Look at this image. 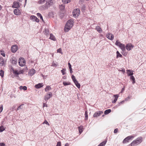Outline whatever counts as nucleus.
Returning a JSON list of instances; mask_svg holds the SVG:
<instances>
[{"label": "nucleus", "mask_w": 146, "mask_h": 146, "mask_svg": "<svg viewBox=\"0 0 146 146\" xmlns=\"http://www.w3.org/2000/svg\"><path fill=\"white\" fill-rule=\"evenodd\" d=\"M142 141V138L141 137H138L135 140H133L129 145L131 146H134L140 144Z\"/></svg>", "instance_id": "f257e3e1"}, {"label": "nucleus", "mask_w": 146, "mask_h": 146, "mask_svg": "<svg viewBox=\"0 0 146 146\" xmlns=\"http://www.w3.org/2000/svg\"><path fill=\"white\" fill-rule=\"evenodd\" d=\"M18 63L20 66H23L25 64L26 61L24 58L21 57L19 59Z\"/></svg>", "instance_id": "f03ea898"}, {"label": "nucleus", "mask_w": 146, "mask_h": 146, "mask_svg": "<svg viewBox=\"0 0 146 146\" xmlns=\"http://www.w3.org/2000/svg\"><path fill=\"white\" fill-rule=\"evenodd\" d=\"M134 137L132 135L129 136L125 138L123 141V143H125L129 142V141L132 139Z\"/></svg>", "instance_id": "7ed1b4c3"}, {"label": "nucleus", "mask_w": 146, "mask_h": 146, "mask_svg": "<svg viewBox=\"0 0 146 146\" xmlns=\"http://www.w3.org/2000/svg\"><path fill=\"white\" fill-rule=\"evenodd\" d=\"M12 71L13 73L14 74V76L17 78L18 79H19L20 77L19 76L18 71L17 70L14 69L13 68H11Z\"/></svg>", "instance_id": "20e7f679"}, {"label": "nucleus", "mask_w": 146, "mask_h": 146, "mask_svg": "<svg viewBox=\"0 0 146 146\" xmlns=\"http://www.w3.org/2000/svg\"><path fill=\"white\" fill-rule=\"evenodd\" d=\"M52 94L51 92H50L49 93L45 95L44 97V100L45 101L47 102L50 98L52 97Z\"/></svg>", "instance_id": "39448f33"}, {"label": "nucleus", "mask_w": 146, "mask_h": 146, "mask_svg": "<svg viewBox=\"0 0 146 146\" xmlns=\"http://www.w3.org/2000/svg\"><path fill=\"white\" fill-rule=\"evenodd\" d=\"M53 0H48L46 1L45 4L47 6L48 8L53 5Z\"/></svg>", "instance_id": "423d86ee"}, {"label": "nucleus", "mask_w": 146, "mask_h": 146, "mask_svg": "<svg viewBox=\"0 0 146 146\" xmlns=\"http://www.w3.org/2000/svg\"><path fill=\"white\" fill-rule=\"evenodd\" d=\"M134 47V46L131 43L127 44L125 46L126 49L128 51L130 50Z\"/></svg>", "instance_id": "0eeeda50"}, {"label": "nucleus", "mask_w": 146, "mask_h": 146, "mask_svg": "<svg viewBox=\"0 0 146 146\" xmlns=\"http://www.w3.org/2000/svg\"><path fill=\"white\" fill-rule=\"evenodd\" d=\"M18 48V47L16 45H13L11 47V50L13 52L15 53L17 50Z\"/></svg>", "instance_id": "6e6552de"}, {"label": "nucleus", "mask_w": 146, "mask_h": 146, "mask_svg": "<svg viewBox=\"0 0 146 146\" xmlns=\"http://www.w3.org/2000/svg\"><path fill=\"white\" fill-rule=\"evenodd\" d=\"M103 113V112L102 111H96L94 114L93 117H97L98 116H99L101 114H102Z\"/></svg>", "instance_id": "1a4fd4ad"}, {"label": "nucleus", "mask_w": 146, "mask_h": 146, "mask_svg": "<svg viewBox=\"0 0 146 146\" xmlns=\"http://www.w3.org/2000/svg\"><path fill=\"white\" fill-rule=\"evenodd\" d=\"M80 10L79 9H74L73 11V15L76 16H78L80 14Z\"/></svg>", "instance_id": "9d476101"}, {"label": "nucleus", "mask_w": 146, "mask_h": 146, "mask_svg": "<svg viewBox=\"0 0 146 146\" xmlns=\"http://www.w3.org/2000/svg\"><path fill=\"white\" fill-rule=\"evenodd\" d=\"M12 6L13 7L18 8L20 7L19 3L17 1H14Z\"/></svg>", "instance_id": "9b49d317"}, {"label": "nucleus", "mask_w": 146, "mask_h": 146, "mask_svg": "<svg viewBox=\"0 0 146 146\" xmlns=\"http://www.w3.org/2000/svg\"><path fill=\"white\" fill-rule=\"evenodd\" d=\"M73 21L72 20L70 19L68 20L66 24V25L69 26V27L72 28L73 25Z\"/></svg>", "instance_id": "f8f14e48"}, {"label": "nucleus", "mask_w": 146, "mask_h": 146, "mask_svg": "<svg viewBox=\"0 0 146 146\" xmlns=\"http://www.w3.org/2000/svg\"><path fill=\"white\" fill-rule=\"evenodd\" d=\"M14 14L17 15H20L21 13V11L20 10L18 9V8H17L14 10Z\"/></svg>", "instance_id": "ddd939ff"}, {"label": "nucleus", "mask_w": 146, "mask_h": 146, "mask_svg": "<svg viewBox=\"0 0 146 146\" xmlns=\"http://www.w3.org/2000/svg\"><path fill=\"white\" fill-rule=\"evenodd\" d=\"M48 8L47 7V6L46 5V4H45L44 5L40 6L39 7V9L41 11H43L44 10H46Z\"/></svg>", "instance_id": "4468645a"}, {"label": "nucleus", "mask_w": 146, "mask_h": 146, "mask_svg": "<svg viewBox=\"0 0 146 146\" xmlns=\"http://www.w3.org/2000/svg\"><path fill=\"white\" fill-rule=\"evenodd\" d=\"M106 37L109 39L112 40H113L114 38V36L113 35L108 33L106 35Z\"/></svg>", "instance_id": "2eb2a0df"}, {"label": "nucleus", "mask_w": 146, "mask_h": 146, "mask_svg": "<svg viewBox=\"0 0 146 146\" xmlns=\"http://www.w3.org/2000/svg\"><path fill=\"white\" fill-rule=\"evenodd\" d=\"M31 19L33 20V21H35L37 23L39 21V19L36 16L32 15L31 16Z\"/></svg>", "instance_id": "dca6fc26"}, {"label": "nucleus", "mask_w": 146, "mask_h": 146, "mask_svg": "<svg viewBox=\"0 0 146 146\" xmlns=\"http://www.w3.org/2000/svg\"><path fill=\"white\" fill-rule=\"evenodd\" d=\"M35 71L33 69H31L29 71V75L30 76H32L35 73Z\"/></svg>", "instance_id": "f3484780"}, {"label": "nucleus", "mask_w": 146, "mask_h": 146, "mask_svg": "<svg viewBox=\"0 0 146 146\" xmlns=\"http://www.w3.org/2000/svg\"><path fill=\"white\" fill-rule=\"evenodd\" d=\"M118 94H115L113 95V97L114 98V100L112 101L113 103H115L117 100L118 98L119 97Z\"/></svg>", "instance_id": "a211bd4d"}, {"label": "nucleus", "mask_w": 146, "mask_h": 146, "mask_svg": "<svg viewBox=\"0 0 146 146\" xmlns=\"http://www.w3.org/2000/svg\"><path fill=\"white\" fill-rule=\"evenodd\" d=\"M43 86V85L42 83H40L36 85L35 87L36 88L38 89L42 87Z\"/></svg>", "instance_id": "6ab92c4d"}, {"label": "nucleus", "mask_w": 146, "mask_h": 146, "mask_svg": "<svg viewBox=\"0 0 146 146\" xmlns=\"http://www.w3.org/2000/svg\"><path fill=\"white\" fill-rule=\"evenodd\" d=\"M127 75L128 76H132L133 74L132 71H131L130 70H127Z\"/></svg>", "instance_id": "aec40b11"}, {"label": "nucleus", "mask_w": 146, "mask_h": 146, "mask_svg": "<svg viewBox=\"0 0 146 146\" xmlns=\"http://www.w3.org/2000/svg\"><path fill=\"white\" fill-rule=\"evenodd\" d=\"M4 64V60L2 57H0V66H3Z\"/></svg>", "instance_id": "412c9836"}, {"label": "nucleus", "mask_w": 146, "mask_h": 146, "mask_svg": "<svg viewBox=\"0 0 146 146\" xmlns=\"http://www.w3.org/2000/svg\"><path fill=\"white\" fill-rule=\"evenodd\" d=\"M71 28L69 27V26L66 25L64 28V31L65 32H68Z\"/></svg>", "instance_id": "4be33fe9"}, {"label": "nucleus", "mask_w": 146, "mask_h": 146, "mask_svg": "<svg viewBox=\"0 0 146 146\" xmlns=\"http://www.w3.org/2000/svg\"><path fill=\"white\" fill-rule=\"evenodd\" d=\"M96 29L100 33H101L102 31L101 28L99 26H97L96 28Z\"/></svg>", "instance_id": "5701e85b"}, {"label": "nucleus", "mask_w": 146, "mask_h": 146, "mask_svg": "<svg viewBox=\"0 0 146 146\" xmlns=\"http://www.w3.org/2000/svg\"><path fill=\"white\" fill-rule=\"evenodd\" d=\"M49 38L54 41H55L56 40L55 37L52 34H50Z\"/></svg>", "instance_id": "b1692460"}, {"label": "nucleus", "mask_w": 146, "mask_h": 146, "mask_svg": "<svg viewBox=\"0 0 146 146\" xmlns=\"http://www.w3.org/2000/svg\"><path fill=\"white\" fill-rule=\"evenodd\" d=\"M107 142V140H105L99 144L98 146H104Z\"/></svg>", "instance_id": "393cba45"}, {"label": "nucleus", "mask_w": 146, "mask_h": 146, "mask_svg": "<svg viewBox=\"0 0 146 146\" xmlns=\"http://www.w3.org/2000/svg\"><path fill=\"white\" fill-rule=\"evenodd\" d=\"M130 79L132 81V84H134L135 82V79L133 76H130Z\"/></svg>", "instance_id": "a878e982"}, {"label": "nucleus", "mask_w": 146, "mask_h": 146, "mask_svg": "<svg viewBox=\"0 0 146 146\" xmlns=\"http://www.w3.org/2000/svg\"><path fill=\"white\" fill-rule=\"evenodd\" d=\"M44 33L45 35H46L47 36L49 35V30L48 29H45V31H44Z\"/></svg>", "instance_id": "bb28decb"}, {"label": "nucleus", "mask_w": 146, "mask_h": 146, "mask_svg": "<svg viewBox=\"0 0 146 146\" xmlns=\"http://www.w3.org/2000/svg\"><path fill=\"white\" fill-rule=\"evenodd\" d=\"M11 63L15 65L17 63V60L16 59H12V60L11 61Z\"/></svg>", "instance_id": "cd10ccee"}, {"label": "nucleus", "mask_w": 146, "mask_h": 146, "mask_svg": "<svg viewBox=\"0 0 146 146\" xmlns=\"http://www.w3.org/2000/svg\"><path fill=\"white\" fill-rule=\"evenodd\" d=\"M74 83L76 86L78 88H80V85L78 83V82L77 80Z\"/></svg>", "instance_id": "c85d7f7f"}, {"label": "nucleus", "mask_w": 146, "mask_h": 146, "mask_svg": "<svg viewBox=\"0 0 146 146\" xmlns=\"http://www.w3.org/2000/svg\"><path fill=\"white\" fill-rule=\"evenodd\" d=\"M51 89V88L49 86H47L46 88H45V91L46 92L50 90Z\"/></svg>", "instance_id": "c756f323"}, {"label": "nucleus", "mask_w": 146, "mask_h": 146, "mask_svg": "<svg viewBox=\"0 0 146 146\" xmlns=\"http://www.w3.org/2000/svg\"><path fill=\"white\" fill-rule=\"evenodd\" d=\"M111 110L110 109H108L107 110H106L104 111V114L105 115H107L108 114H109V113L111 112Z\"/></svg>", "instance_id": "7c9ffc66"}, {"label": "nucleus", "mask_w": 146, "mask_h": 146, "mask_svg": "<svg viewBox=\"0 0 146 146\" xmlns=\"http://www.w3.org/2000/svg\"><path fill=\"white\" fill-rule=\"evenodd\" d=\"M116 54H117V56H116V57L117 58H118V57H122V55L118 51H117V52H116Z\"/></svg>", "instance_id": "2f4dec72"}, {"label": "nucleus", "mask_w": 146, "mask_h": 146, "mask_svg": "<svg viewBox=\"0 0 146 146\" xmlns=\"http://www.w3.org/2000/svg\"><path fill=\"white\" fill-rule=\"evenodd\" d=\"M5 129V128L4 127L3 125L0 126V132H2Z\"/></svg>", "instance_id": "473e14b6"}, {"label": "nucleus", "mask_w": 146, "mask_h": 146, "mask_svg": "<svg viewBox=\"0 0 146 146\" xmlns=\"http://www.w3.org/2000/svg\"><path fill=\"white\" fill-rule=\"evenodd\" d=\"M63 84L64 86H66L68 85H70L71 83L70 82H66L65 81H64L63 82Z\"/></svg>", "instance_id": "72a5a7b5"}, {"label": "nucleus", "mask_w": 146, "mask_h": 146, "mask_svg": "<svg viewBox=\"0 0 146 146\" xmlns=\"http://www.w3.org/2000/svg\"><path fill=\"white\" fill-rule=\"evenodd\" d=\"M36 15L38 17H39L40 19L42 20L43 21V17L42 15L39 13H37L36 14Z\"/></svg>", "instance_id": "f704fd0d"}, {"label": "nucleus", "mask_w": 146, "mask_h": 146, "mask_svg": "<svg viewBox=\"0 0 146 146\" xmlns=\"http://www.w3.org/2000/svg\"><path fill=\"white\" fill-rule=\"evenodd\" d=\"M79 129V132L81 134L82 132V129L83 128V127L82 126H81L78 127Z\"/></svg>", "instance_id": "c9c22d12"}, {"label": "nucleus", "mask_w": 146, "mask_h": 146, "mask_svg": "<svg viewBox=\"0 0 146 146\" xmlns=\"http://www.w3.org/2000/svg\"><path fill=\"white\" fill-rule=\"evenodd\" d=\"M24 104H22L19 106L17 108V110H21L23 108Z\"/></svg>", "instance_id": "e433bc0d"}, {"label": "nucleus", "mask_w": 146, "mask_h": 146, "mask_svg": "<svg viewBox=\"0 0 146 146\" xmlns=\"http://www.w3.org/2000/svg\"><path fill=\"white\" fill-rule=\"evenodd\" d=\"M62 2L64 3H70L71 0H62Z\"/></svg>", "instance_id": "4c0bfd02"}, {"label": "nucleus", "mask_w": 146, "mask_h": 146, "mask_svg": "<svg viewBox=\"0 0 146 146\" xmlns=\"http://www.w3.org/2000/svg\"><path fill=\"white\" fill-rule=\"evenodd\" d=\"M88 119V114L87 111H86L85 113V119L87 120Z\"/></svg>", "instance_id": "58836bf2"}, {"label": "nucleus", "mask_w": 146, "mask_h": 146, "mask_svg": "<svg viewBox=\"0 0 146 146\" xmlns=\"http://www.w3.org/2000/svg\"><path fill=\"white\" fill-rule=\"evenodd\" d=\"M59 8L60 10L62 11L63 10L65 9V6L62 5H60Z\"/></svg>", "instance_id": "ea45409f"}, {"label": "nucleus", "mask_w": 146, "mask_h": 146, "mask_svg": "<svg viewBox=\"0 0 146 146\" xmlns=\"http://www.w3.org/2000/svg\"><path fill=\"white\" fill-rule=\"evenodd\" d=\"M66 69L65 68H63V69L61 70V72L62 73V75H64L66 74Z\"/></svg>", "instance_id": "a19ab883"}, {"label": "nucleus", "mask_w": 146, "mask_h": 146, "mask_svg": "<svg viewBox=\"0 0 146 146\" xmlns=\"http://www.w3.org/2000/svg\"><path fill=\"white\" fill-rule=\"evenodd\" d=\"M119 47L121 49H122L124 48H125V45L122 43L120 44V45H119Z\"/></svg>", "instance_id": "79ce46f5"}, {"label": "nucleus", "mask_w": 146, "mask_h": 146, "mask_svg": "<svg viewBox=\"0 0 146 146\" xmlns=\"http://www.w3.org/2000/svg\"><path fill=\"white\" fill-rule=\"evenodd\" d=\"M0 72V76H1L2 77H3L4 76V72L2 70H1Z\"/></svg>", "instance_id": "37998d69"}, {"label": "nucleus", "mask_w": 146, "mask_h": 146, "mask_svg": "<svg viewBox=\"0 0 146 146\" xmlns=\"http://www.w3.org/2000/svg\"><path fill=\"white\" fill-rule=\"evenodd\" d=\"M72 78L74 82L77 81L75 76L74 75H72Z\"/></svg>", "instance_id": "c03bdc74"}, {"label": "nucleus", "mask_w": 146, "mask_h": 146, "mask_svg": "<svg viewBox=\"0 0 146 146\" xmlns=\"http://www.w3.org/2000/svg\"><path fill=\"white\" fill-rule=\"evenodd\" d=\"M120 44H121V43L120 42H119L118 40H117L115 44L116 45L119 46Z\"/></svg>", "instance_id": "a18cd8bd"}, {"label": "nucleus", "mask_w": 146, "mask_h": 146, "mask_svg": "<svg viewBox=\"0 0 146 146\" xmlns=\"http://www.w3.org/2000/svg\"><path fill=\"white\" fill-rule=\"evenodd\" d=\"M45 0H40L38 1V3L39 4H42L44 3Z\"/></svg>", "instance_id": "49530a36"}, {"label": "nucleus", "mask_w": 146, "mask_h": 146, "mask_svg": "<svg viewBox=\"0 0 146 146\" xmlns=\"http://www.w3.org/2000/svg\"><path fill=\"white\" fill-rule=\"evenodd\" d=\"M42 123L43 124H46L48 125H50L49 124L47 121L46 120H45L44 121L43 123Z\"/></svg>", "instance_id": "de8ad7c7"}, {"label": "nucleus", "mask_w": 146, "mask_h": 146, "mask_svg": "<svg viewBox=\"0 0 146 146\" xmlns=\"http://www.w3.org/2000/svg\"><path fill=\"white\" fill-rule=\"evenodd\" d=\"M121 53L124 56H126L127 54V52H121Z\"/></svg>", "instance_id": "09e8293b"}, {"label": "nucleus", "mask_w": 146, "mask_h": 146, "mask_svg": "<svg viewBox=\"0 0 146 146\" xmlns=\"http://www.w3.org/2000/svg\"><path fill=\"white\" fill-rule=\"evenodd\" d=\"M1 54L3 56V57H5V54L4 52V51L2 50H1Z\"/></svg>", "instance_id": "8fccbe9b"}, {"label": "nucleus", "mask_w": 146, "mask_h": 146, "mask_svg": "<svg viewBox=\"0 0 146 146\" xmlns=\"http://www.w3.org/2000/svg\"><path fill=\"white\" fill-rule=\"evenodd\" d=\"M3 110V106L2 105H1L0 106V113H1L2 111Z\"/></svg>", "instance_id": "3c124183"}, {"label": "nucleus", "mask_w": 146, "mask_h": 146, "mask_svg": "<svg viewBox=\"0 0 146 146\" xmlns=\"http://www.w3.org/2000/svg\"><path fill=\"white\" fill-rule=\"evenodd\" d=\"M57 52L60 53L62 54V52L61 51V48H59L57 50Z\"/></svg>", "instance_id": "603ef678"}, {"label": "nucleus", "mask_w": 146, "mask_h": 146, "mask_svg": "<svg viewBox=\"0 0 146 146\" xmlns=\"http://www.w3.org/2000/svg\"><path fill=\"white\" fill-rule=\"evenodd\" d=\"M21 88H22V89H23L24 90H26L27 89V87L26 86H24L23 87L22 86H21Z\"/></svg>", "instance_id": "864d4df0"}, {"label": "nucleus", "mask_w": 146, "mask_h": 146, "mask_svg": "<svg viewBox=\"0 0 146 146\" xmlns=\"http://www.w3.org/2000/svg\"><path fill=\"white\" fill-rule=\"evenodd\" d=\"M24 72V71L23 70H21L19 72H18L19 75L23 74Z\"/></svg>", "instance_id": "5fc2aeb1"}, {"label": "nucleus", "mask_w": 146, "mask_h": 146, "mask_svg": "<svg viewBox=\"0 0 146 146\" xmlns=\"http://www.w3.org/2000/svg\"><path fill=\"white\" fill-rule=\"evenodd\" d=\"M119 70L122 72L123 74H124L125 73V70L124 69L121 68V70Z\"/></svg>", "instance_id": "6e6d98bb"}, {"label": "nucleus", "mask_w": 146, "mask_h": 146, "mask_svg": "<svg viewBox=\"0 0 146 146\" xmlns=\"http://www.w3.org/2000/svg\"><path fill=\"white\" fill-rule=\"evenodd\" d=\"M61 143L60 141L57 142V144L56 146H61Z\"/></svg>", "instance_id": "4d7b16f0"}, {"label": "nucleus", "mask_w": 146, "mask_h": 146, "mask_svg": "<svg viewBox=\"0 0 146 146\" xmlns=\"http://www.w3.org/2000/svg\"><path fill=\"white\" fill-rule=\"evenodd\" d=\"M0 146H5V143H0Z\"/></svg>", "instance_id": "13d9d810"}, {"label": "nucleus", "mask_w": 146, "mask_h": 146, "mask_svg": "<svg viewBox=\"0 0 146 146\" xmlns=\"http://www.w3.org/2000/svg\"><path fill=\"white\" fill-rule=\"evenodd\" d=\"M118 129L117 128L115 129L114 131V133H117L118 132Z\"/></svg>", "instance_id": "bf43d9fd"}, {"label": "nucleus", "mask_w": 146, "mask_h": 146, "mask_svg": "<svg viewBox=\"0 0 146 146\" xmlns=\"http://www.w3.org/2000/svg\"><path fill=\"white\" fill-rule=\"evenodd\" d=\"M124 102H125V100H124L120 102L119 103V106L121 104H123L124 103Z\"/></svg>", "instance_id": "052dcab7"}, {"label": "nucleus", "mask_w": 146, "mask_h": 146, "mask_svg": "<svg viewBox=\"0 0 146 146\" xmlns=\"http://www.w3.org/2000/svg\"><path fill=\"white\" fill-rule=\"evenodd\" d=\"M68 67H69V68H72L71 65V64H70L69 62H68Z\"/></svg>", "instance_id": "680f3d73"}, {"label": "nucleus", "mask_w": 146, "mask_h": 146, "mask_svg": "<svg viewBox=\"0 0 146 146\" xmlns=\"http://www.w3.org/2000/svg\"><path fill=\"white\" fill-rule=\"evenodd\" d=\"M86 9V6L85 5H83L82 7V9L83 10H85Z\"/></svg>", "instance_id": "e2e57ef3"}, {"label": "nucleus", "mask_w": 146, "mask_h": 146, "mask_svg": "<svg viewBox=\"0 0 146 146\" xmlns=\"http://www.w3.org/2000/svg\"><path fill=\"white\" fill-rule=\"evenodd\" d=\"M46 102L45 103H43V107H44V106H46V107H47V105L46 104Z\"/></svg>", "instance_id": "0e129e2a"}, {"label": "nucleus", "mask_w": 146, "mask_h": 146, "mask_svg": "<svg viewBox=\"0 0 146 146\" xmlns=\"http://www.w3.org/2000/svg\"><path fill=\"white\" fill-rule=\"evenodd\" d=\"M52 66H54V67H56L57 66V65H56V64L54 63H53L52 64Z\"/></svg>", "instance_id": "69168bd1"}, {"label": "nucleus", "mask_w": 146, "mask_h": 146, "mask_svg": "<svg viewBox=\"0 0 146 146\" xmlns=\"http://www.w3.org/2000/svg\"><path fill=\"white\" fill-rule=\"evenodd\" d=\"M125 48H123V49H122L121 50H122V52H125Z\"/></svg>", "instance_id": "338daca9"}, {"label": "nucleus", "mask_w": 146, "mask_h": 146, "mask_svg": "<svg viewBox=\"0 0 146 146\" xmlns=\"http://www.w3.org/2000/svg\"><path fill=\"white\" fill-rule=\"evenodd\" d=\"M70 69V72L71 74L73 72V71H72V68H69Z\"/></svg>", "instance_id": "774afa93"}]
</instances>
